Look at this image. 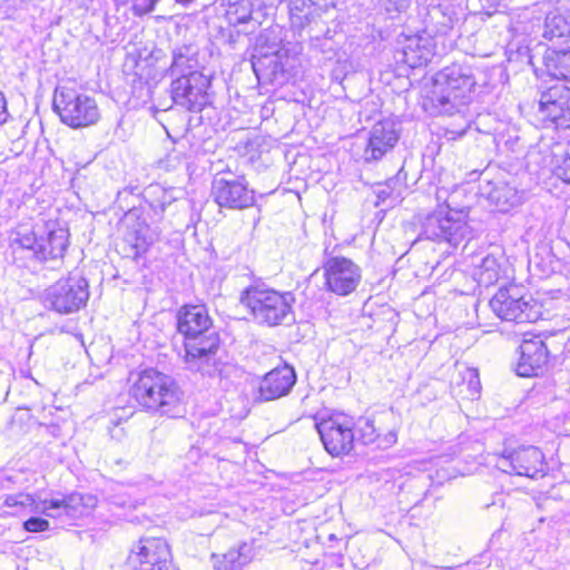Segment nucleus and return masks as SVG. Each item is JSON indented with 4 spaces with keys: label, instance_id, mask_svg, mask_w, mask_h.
I'll return each instance as SVG.
<instances>
[{
    "label": "nucleus",
    "instance_id": "obj_29",
    "mask_svg": "<svg viewBox=\"0 0 570 570\" xmlns=\"http://www.w3.org/2000/svg\"><path fill=\"white\" fill-rule=\"evenodd\" d=\"M405 184V174L403 170H399V173L389 178L385 183L379 184L377 188V198L382 202H385L387 198H399L401 197L403 187Z\"/></svg>",
    "mask_w": 570,
    "mask_h": 570
},
{
    "label": "nucleus",
    "instance_id": "obj_34",
    "mask_svg": "<svg viewBox=\"0 0 570 570\" xmlns=\"http://www.w3.org/2000/svg\"><path fill=\"white\" fill-rule=\"evenodd\" d=\"M4 504L7 507H23L30 508L31 511H35V508L38 505L32 495L26 493H18L8 495L4 500Z\"/></svg>",
    "mask_w": 570,
    "mask_h": 570
},
{
    "label": "nucleus",
    "instance_id": "obj_21",
    "mask_svg": "<svg viewBox=\"0 0 570 570\" xmlns=\"http://www.w3.org/2000/svg\"><path fill=\"white\" fill-rule=\"evenodd\" d=\"M549 360V351L540 337L523 340L520 345V358L517 374L523 377L538 376L543 373Z\"/></svg>",
    "mask_w": 570,
    "mask_h": 570
},
{
    "label": "nucleus",
    "instance_id": "obj_44",
    "mask_svg": "<svg viewBox=\"0 0 570 570\" xmlns=\"http://www.w3.org/2000/svg\"><path fill=\"white\" fill-rule=\"evenodd\" d=\"M271 63H274L273 72H275L276 69H277V60H276V58H272L271 59Z\"/></svg>",
    "mask_w": 570,
    "mask_h": 570
},
{
    "label": "nucleus",
    "instance_id": "obj_13",
    "mask_svg": "<svg viewBox=\"0 0 570 570\" xmlns=\"http://www.w3.org/2000/svg\"><path fill=\"white\" fill-rule=\"evenodd\" d=\"M212 196L222 207L243 210L255 205V190L249 188L244 176L233 178H215L212 184Z\"/></svg>",
    "mask_w": 570,
    "mask_h": 570
},
{
    "label": "nucleus",
    "instance_id": "obj_45",
    "mask_svg": "<svg viewBox=\"0 0 570 570\" xmlns=\"http://www.w3.org/2000/svg\"><path fill=\"white\" fill-rule=\"evenodd\" d=\"M116 4H125L128 0H114Z\"/></svg>",
    "mask_w": 570,
    "mask_h": 570
},
{
    "label": "nucleus",
    "instance_id": "obj_4",
    "mask_svg": "<svg viewBox=\"0 0 570 570\" xmlns=\"http://www.w3.org/2000/svg\"><path fill=\"white\" fill-rule=\"evenodd\" d=\"M239 302L258 325L274 327L294 321L292 292H279L264 283L253 284L242 291Z\"/></svg>",
    "mask_w": 570,
    "mask_h": 570
},
{
    "label": "nucleus",
    "instance_id": "obj_35",
    "mask_svg": "<svg viewBox=\"0 0 570 570\" xmlns=\"http://www.w3.org/2000/svg\"><path fill=\"white\" fill-rule=\"evenodd\" d=\"M358 423L360 439L364 444H371L379 439L373 421L366 419L363 422L360 420Z\"/></svg>",
    "mask_w": 570,
    "mask_h": 570
},
{
    "label": "nucleus",
    "instance_id": "obj_36",
    "mask_svg": "<svg viewBox=\"0 0 570 570\" xmlns=\"http://www.w3.org/2000/svg\"><path fill=\"white\" fill-rule=\"evenodd\" d=\"M23 529L28 532H42L49 529V522L40 517H31L23 522Z\"/></svg>",
    "mask_w": 570,
    "mask_h": 570
},
{
    "label": "nucleus",
    "instance_id": "obj_32",
    "mask_svg": "<svg viewBox=\"0 0 570 570\" xmlns=\"http://www.w3.org/2000/svg\"><path fill=\"white\" fill-rule=\"evenodd\" d=\"M490 199L500 206V210L505 212L510 206L518 203L515 190L508 185L497 186L490 193Z\"/></svg>",
    "mask_w": 570,
    "mask_h": 570
},
{
    "label": "nucleus",
    "instance_id": "obj_28",
    "mask_svg": "<svg viewBox=\"0 0 570 570\" xmlns=\"http://www.w3.org/2000/svg\"><path fill=\"white\" fill-rule=\"evenodd\" d=\"M461 382H456L458 394L464 399L474 400L479 396L481 391V382L479 372L472 367H464L460 372Z\"/></svg>",
    "mask_w": 570,
    "mask_h": 570
},
{
    "label": "nucleus",
    "instance_id": "obj_23",
    "mask_svg": "<svg viewBox=\"0 0 570 570\" xmlns=\"http://www.w3.org/2000/svg\"><path fill=\"white\" fill-rule=\"evenodd\" d=\"M174 188H164L160 185H150L146 188L144 197L151 209L155 220H161L165 212L173 207L178 197Z\"/></svg>",
    "mask_w": 570,
    "mask_h": 570
},
{
    "label": "nucleus",
    "instance_id": "obj_12",
    "mask_svg": "<svg viewBox=\"0 0 570 570\" xmlns=\"http://www.w3.org/2000/svg\"><path fill=\"white\" fill-rule=\"evenodd\" d=\"M171 553L163 538H141L127 557V570H168Z\"/></svg>",
    "mask_w": 570,
    "mask_h": 570
},
{
    "label": "nucleus",
    "instance_id": "obj_27",
    "mask_svg": "<svg viewBox=\"0 0 570 570\" xmlns=\"http://www.w3.org/2000/svg\"><path fill=\"white\" fill-rule=\"evenodd\" d=\"M197 49L193 45L177 47L173 51L170 71L173 76H180L189 71H198Z\"/></svg>",
    "mask_w": 570,
    "mask_h": 570
},
{
    "label": "nucleus",
    "instance_id": "obj_18",
    "mask_svg": "<svg viewBox=\"0 0 570 570\" xmlns=\"http://www.w3.org/2000/svg\"><path fill=\"white\" fill-rule=\"evenodd\" d=\"M400 139V129L392 119H384L376 122L367 138V144L363 153L365 163L377 161L387 153L392 151Z\"/></svg>",
    "mask_w": 570,
    "mask_h": 570
},
{
    "label": "nucleus",
    "instance_id": "obj_22",
    "mask_svg": "<svg viewBox=\"0 0 570 570\" xmlns=\"http://www.w3.org/2000/svg\"><path fill=\"white\" fill-rule=\"evenodd\" d=\"M254 558V549L250 543L243 542L237 548L229 549L224 554H213L215 570H243Z\"/></svg>",
    "mask_w": 570,
    "mask_h": 570
},
{
    "label": "nucleus",
    "instance_id": "obj_39",
    "mask_svg": "<svg viewBox=\"0 0 570 570\" xmlns=\"http://www.w3.org/2000/svg\"><path fill=\"white\" fill-rule=\"evenodd\" d=\"M377 440H379V446L390 448L391 445L396 443L397 436H396L395 432L390 431L389 433H386L384 435V438L382 440H380V438Z\"/></svg>",
    "mask_w": 570,
    "mask_h": 570
},
{
    "label": "nucleus",
    "instance_id": "obj_8",
    "mask_svg": "<svg viewBox=\"0 0 570 570\" xmlns=\"http://www.w3.org/2000/svg\"><path fill=\"white\" fill-rule=\"evenodd\" d=\"M90 296L89 283L83 276L69 275L47 287L41 294L46 308L67 315L86 306Z\"/></svg>",
    "mask_w": 570,
    "mask_h": 570
},
{
    "label": "nucleus",
    "instance_id": "obj_30",
    "mask_svg": "<svg viewBox=\"0 0 570 570\" xmlns=\"http://www.w3.org/2000/svg\"><path fill=\"white\" fill-rule=\"evenodd\" d=\"M478 281L484 286L495 283L500 276V265L494 256H485L479 265Z\"/></svg>",
    "mask_w": 570,
    "mask_h": 570
},
{
    "label": "nucleus",
    "instance_id": "obj_2",
    "mask_svg": "<svg viewBox=\"0 0 570 570\" xmlns=\"http://www.w3.org/2000/svg\"><path fill=\"white\" fill-rule=\"evenodd\" d=\"M474 87L472 69L466 65L452 63L436 72L433 78L431 92L423 106L432 115L459 116V126L448 130L452 139L463 136L470 128L469 105Z\"/></svg>",
    "mask_w": 570,
    "mask_h": 570
},
{
    "label": "nucleus",
    "instance_id": "obj_42",
    "mask_svg": "<svg viewBox=\"0 0 570 570\" xmlns=\"http://www.w3.org/2000/svg\"><path fill=\"white\" fill-rule=\"evenodd\" d=\"M259 62H261L259 60L258 61H253V68H254V70H255L257 76H258V65H259Z\"/></svg>",
    "mask_w": 570,
    "mask_h": 570
},
{
    "label": "nucleus",
    "instance_id": "obj_1",
    "mask_svg": "<svg viewBox=\"0 0 570 570\" xmlns=\"http://www.w3.org/2000/svg\"><path fill=\"white\" fill-rule=\"evenodd\" d=\"M184 337L185 368L203 377H225L230 365L218 357L220 336L205 305H184L176 315Z\"/></svg>",
    "mask_w": 570,
    "mask_h": 570
},
{
    "label": "nucleus",
    "instance_id": "obj_17",
    "mask_svg": "<svg viewBox=\"0 0 570 570\" xmlns=\"http://www.w3.org/2000/svg\"><path fill=\"white\" fill-rule=\"evenodd\" d=\"M98 499L92 494H81L73 492L63 499H51L41 502V507L35 508L36 512H41L50 518L67 517L76 520L90 513L97 505Z\"/></svg>",
    "mask_w": 570,
    "mask_h": 570
},
{
    "label": "nucleus",
    "instance_id": "obj_16",
    "mask_svg": "<svg viewBox=\"0 0 570 570\" xmlns=\"http://www.w3.org/2000/svg\"><path fill=\"white\" fill-rule=\"evenodd\" d=\"M538 115L543 122L570 128V88L556 85L542 92Z\"/></svg>",
    "mask_w": 570,
    "mask_h": 570
},
{
    "label": "nucleus",
    "instance_id": "obj_10",
    "mask_svg": "<svg viewBox=\"0 0 570 570\" xmlns=\"http://www.w3.org/2000/svg\"><path fill=\"white\" fill-rule=\"evenodd\" d=\"M324 449L332 456L348 454L354 448V419L344 413H334L315 423Z\"/></svg>",
    "mask_w": 570,
    "mask_h": 570
},
{
    "label": "nucleus",
    "instance_id": "obj_20",
    "mask_svg": "<svg viewBox=\"0 0 570 570\" xmlns=\"http://www.w3.org/2000/svg\"><path fill=\"white\" fill-rule=\"evenodd\" d=\"M396 61L410 68H419L431 61L434 46L430 36L409 35L399 40Z\"/></svg>",
    "mask_w": 570,
    "mask_h": 570
},
{
    "label": "nucleus",
    "instance_id": "obj_33",
    "mask_svg": "<svg viewBox=\"0 0 570 570\" xmlns=\"http://www.w3.org/2000/svg\"><path fill=\"white\" fill-rule=\"evenodd\" d=\"M379 7L390 18H395L410 7L411 0H377Z\"/></svg>",
    "mask_w": 570,
    "mask_h": 570
},
{
    "label": "nucleus",
    "instance_id": "obj_9",
    "mask_svg": "<svg viewBox=\"0 0 570 570\" xmlns=\"http://www.w3.org/2000/svg\"><path fill=\"white\" fill-rule=\"evenodd\" d=\"M489 305L499 318L507 322L531 323L540 315L534 299L515 284L499 288Z\"/></svg>",
    "mask_w": 570,
    "mask_h": 570
},
{
    "label": "nucleus",
    "instance_id": "obj_24",
    "mask_svg": "<svg viewBox=\"0 0 570 570\" xmlns=\"http://www.w3.org/2000/svg\"><path fill=\"white\" fill-rule=\"evenodd\" d=\"M157 233L145 222L138 218L128 226L125 235V242L130 245L135 257L147 252L148 247L155 242Z\"/></svg>",
    "mask_w": 570,
    "mask_h": 570
},
{
    "label": "nucleus",
    "instance_id": "obj_43",
    "mask_svg": "<svg viewBox=\"0 0 570 570\" xmlns=\"http://www.w3.org/2000/svg\"><path fill=\"white\" fill-rule=\"evenodd\" d=\"M439 13H441L440 9L439 8H434L433 9V13H430V18L433 19L434 14H439Z\"/></svg>",
    "mask_w": 570,
    "mask_h": 570
},
{
    "label": "nucleus",
    "instance_id": "obj_3",
    "mask_svg": "<svg viewBox=\"0 0 570 570\" xmlns=\"http://www.w3.org/2000/svg\"><path fill=\"white\" fill-rule=\"evenodd\" d=\"M129 393L151 415L174 419L184 413V392L178 383L155 368L139 372L132 380Z\"/></svg>",
    "mask_w": 570,
    "mask_h": 570
},
{
    "label": "nucleus",
    "instance_id": "obj_26",
    "mask_svg": "<svg viewBox=\"0 0 570 570\" xmlns=\"http://www.w3.org/2000/svg\"><path fill=\"white\" fill-rule=\"evenodd\" d=\"M542 37L550 41H570V16L559 12L547 14Z\"/></svg>",
    "mask_w": 570,
    "mask_h": 570
},
{
    "label": "nucleus",
    "instance_id": "obj_25",
    "mask_svg": "<svg viewBox=\"0 0 570 570\" xmlns=\"http://www.w3.org/2000/svg\"><path fill=\"white\" fill-rule=\"evenodd\" d=\"M543 61L552 78L570 81V50L548 48Z\"/></svg>",
    "mask_w": 570,
    "mask_h": 570
},
{
    "label": "nucleus",
    "instance_id": "obj_40",
    "mask_svg": "<svg viewBox=\"0 0 570 570\" xmlns=\"http://www.w3.org/2000/svg\"><path fill=\"white\" fill-rule=\"evenodd\" d=\"M168 159L169 161L170 160H177V161H180L181 159H184V154L179 150H174L169 156H168Z\"/></svg>",
    "mask_w": 570,
    "mask_h": 570
},
{
    "label": "nucleus",
    "instance_id": "obj_38",
    "mask_svg": "<svg viewBox=\"0 0 570 570\" xmlns=\"http://www.w3.org/2000/svg\"><path fill=\"white\" fill-rule=\"evenodd\" d=\"M156 2L157 0H135L134 9L139 14L148 13L154 10Z\"/></svg>",
    "mask_w": 570,
    "mask_h": 570
},
{
    "label": "nucleus",
    "instance_id": "obj_37",
    "mask_svg": "<svg viewBox=\"0 0 570 570\" xmlns=\"http://www.w3.org/2000/svg\"><path fill=\"white\" fill-rule=\"evenodd\" d=\"M557 175L566 183L570 184V150L563 158L562 163L557 167Z\"/></svg>",
    "mask_w": 570,
    "mask_h": 570
},
{
    "label": "nucleus",
    "instance_id": "obj_11",
    "mask_svg": "<svg viewBox=\"0 0 570 570\" xmlns=\"http://www.w3.org/2000/svg\"><path fill=\"white\" fill-rule=\"evenodd\" d=\"M210 79L199 71L181 73L171 81L173 101L189 111H200L208 102Z\"/></svg>",
    "mask_w": 570,
    "mask_h": 570
},
{
    "label": "nucleus",
    "instance_id": "obj_15",
    "mask_svg": "<svg viewBox=\"0 0 570 570\" xmlns=\"http://www.w3.org/2000/svg\"><path fill=\"white\" fill-rule=\"evenodd\" d=\"M544 456L537 446H522L503 454L495 466L504 473L531 479L544 475Z\"/></svg>",
    "mask_w": 570,
    "mask_h": 570
},
{
    "label": "nucleus",
    "instance_id": "obj_46",
    "mask_svg": "<svg viewBox=\"0 0 570 570\" xmlns=\"http://www.w3.org/2000/svg\"><path fill=\"white\" fill-rule=\"evenodd\" d=\"M132 216H134V214H132V213H129V214L127 215V219H130Z\"/></svg>",
    "mask_w": 570,
    "mask_h": 570
},
{
    "label": "nucleus",
    "instance_id": "obj_5",
    "mask_svg": "<svg viewBox=\"0 0 570 570\" xmlns=\"http://www.w3.org/2000/svg\"><path fill=\"white\" fill-rule=\"evenodd\" d=\"M460 193L459 189L453 190L445 200V205L426 215L421 223L419 238L438 243L445 242L456 247L470 237L471 228L466 222L468 207L460 206L456 202Z\"/></svg>",
    "mask_w": 570,
    "mask_h": 570
},
{
    "label": "nucleus",
    "instance_id": "obj_6",
    "mask_svg": "<svg viewBox=\"0 0 570 570\" xmlns=\"http://www.w3.org/2000/svg\"><path fill=\"white\" fill-rule=\"evenodd\" d=\"M69 245V232L56 222H47L43 227L29 230L22 227L12 233L13 250L27 252V256L39 263L60 259Z\"/></svg>",
    "mask_w": 570,
    "mask_h": 570
},
{
    "label": "nucleus",
    "instance_id": "obj_41",
    "mask_svg": "<svg viewBox=\"0 0 570 570\" xmlns=\"http://www.w3.org/2000/svg\"><path fill=\"white\" fill-rule=\"evenodd\" d=\"M176 3L183 4V6H189L196 0H174Z\"/></svg>",
    "mask_w": 570,
    "mask_h": 570
},
{
    "label": "nucleus",
    "instance_id": "obj_7",
    "mask_svg": "<svg viewBox=\"0 0 570 570\" xmlns=\"http://www.w3.org/2000/svg\"><path fill=\"white\" fill-rule=\"evenodd\" d=\"M52 105L61 121L71 128L91 126L100 118L96 100L73 88L58 87Z\"/></svg>",
    "mask_w": 570,
    "mask_h": 570
},
{
    "label": "nucleus",
    "instance_id": "obj_14",
    "mask_svg": "<svg viewBox=\"0 0 570 570\" xmlns=\"http://www.w3.org/2000/svg\"><path fill=\"white\" fill-rule=\"evenodd\" d=\"M323 271L327 291L340 296L353 293L362 279L360 266L346 257L327 258L323 264Z\"/></svg>",
    "mask_w": 570,
    "mask_h": 570
},
{
    "label": "nucleus",
    "instance_id": "obj_19",
    "mask_svg": "<svg viewBox=\"0 0 570 570\" xmlns=\"http://www.w3.org/2000/svg\"><path fill=\"white\" fill-rule=\"evenodd\" d=\"M296 383L294 367L285 364L266 373L259 382L255 402H269L286 396Z\"/></svg>",
    "mask_w": 570,
    "mask_h": 570
},
{
    "label": "nucleus",
    "instance_id": "obj_31",
    "mask_svg": "<svg viewBox=\"0 0 570 570\" xmlns=\"http://www.w3.org/2000/svg\"><path fill=\"white\" fill-rule=\"evenodd\" d=\"M253 11L250 0H229L227 17L233 23H244L248 21Z\"/></svg>",
    "mask_w": 570,
    "mask_h": 570
}]
</instances>
